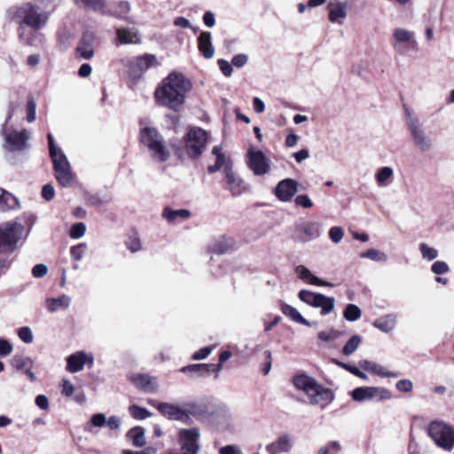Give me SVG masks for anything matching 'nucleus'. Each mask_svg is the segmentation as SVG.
Instances as JSON below:
<instances>
[{"label": "nucleus", "mask_w": 454, "mask_h": 454, "mask_svg": "<svg viewBox=\"0 0 454 454\" xmlns=\"http://www.w3.org/2000/svg\"><path fill=\"white\" fill-rule=\"evenodd\" d=\"M192 89V82L182 73L171 72L156 89L154 96L158 104L178 112Z\"/></svg>", "instance_id": "nucleus-1"}, {"label": "nucleus", "mask_w": 454, "mask_h": 454, "mask_svg": "<svg viewBox=\"0 0 454 454\" xmlns=\"http://www.w3.org/2000/svg\"><path fill=\"white\" fill-rule=\"evenodd\" d=\"M8 13L20 27L27 26L35 31L43 27L48 20L47 13L30 2L9 9Z\"/></svg>", "instance_id": "nucleus-2"}, {"label": "nucleus", "mask_w": 454, "mask_h": 454, "mask_svg": "<svg viewBox=\"0 0 454 454\" xmlns=\"http://www.w3.org/2000/svg\"><path fill=\"white\" fill-rule=\"evenodd\" d=\"M140 137L142 144L150 151L153 159L160 162L168 160L170 153L157 129L146 127L141 130Z\"/></svg>", "instance_id": "nucleus-3"}, {"label": "nucleus", "mask_w": 454, "mask_h": 454, "mask_svg": "<svg viewBox=\"0 0 454 454\" xmlns=\"http://www.w3.org/2000/svg\"><path fill=\"white\" fill-rule=\"evenodd\" d=\"M24 225L17 222H8L0 225V253L12 252L21 239Z\"/></svg>", "instance_id": "nucleus-4"}, {"label": "nucleus", "mask_w": 454, "mask_h": 454, "mask_svg": "<svg viewBox=\"0 0 454 454\" xmlns=\"http://www.w3.org/2000/svg\"><path fill=\"white\" fill-rule=\"evenodd\" d=\"M2 135L4 137L3 146L8 152H21L29 146L30 132L27 129L17 130L13 128H4Z\"/></svg>", "instance_id": "nucleus-5"}, {"label": "nucleus", "mask_w": 454, "mask_h": 454, "mask_svg": "<svg viewBox=\"0 0 454 454\" xmlns=\"http://www.w3.org/2000/svg\"><path fill=\"white\" fill-rule=\"evenodd\" d=\"M429 435L435 444L446 450L454 447V429L442 421H433L428 428Z\"/></svg>", "instance_id": "nucleus-6"}, {"label": "nucleus", "mask_w": 454, "mask_h": 454, "mask_svg": "<svg viewBox=\"0 0 454 454\" xmlns=\"http://www.w3.org/2000/svg\"><path fill=\"white\" fill-rule=\"evenodd\" d=\"M207 133L201 128L189 129L185 136V151L191 158H198L206 150Z\"/></svg>", "instance_id": "nucleus-7"}, {"label": "nucleus", "mask_w": 454, "mask_h": 454, "mask_svg": "<svg viewBox=\"0 0 454 454\" xmlns=\"http://www.w3.org/2000/svg\"><path fill=\"white\" fill-rule=\"evenodd\" d=\"M391 44L393 49L400 54L418 48L415 33L403 27H396L393 30Z\"/></svg>", "instance_id": "nucleus-8"}, {"label": "nucleus", "mask_w": 454, "mask_h": 454, "mask_svg": "<svg viewBox=\"0 0 454 454\" xmlns=\"http://www.w3.org/2000/svg\"><path fill=\"white\" fill-rule=\"evenodd\" d=\"M298 297L308 305L321 309L322 316L330 314L335 307V299L333 297H328L308 290L300 291Z\"/></svg>", "instance_id": "nucleus-9"}, {"label": "nucleus", "mask_w": 454, "mask_h": 454, "mask_svg": "<svg viewBox=\"0 0 454 454\" xmlns=\"http://www.w3.org/2000/svg\"><path fill=\"white\" fill-rule=\"evenodd\" d=\"M247 164L248 168L255 176L267 175L270 172L271 169L270 160L265 155V153L262 151L254 146H251L247 150Z\"/></svg>", "instance_id": "nucleus-10"}, {"label": "nucleus", "mask_w": 454, "mask_h": 454, "mask_svg": "<svg viewBox=\"0 0 454 454\" xmlns=\"http://www.w3.org/2000/svg\"><path fill=\"white\" fill-rule=\"evenodd\" d=\"M51 158L53 163L55 177L59 184L63 187H71L74 184V176L67 156L61 153Z\"/></svg>", "instance_id": "nucleus-11"}, {"label": "nucleus", "mask_w": 454, "mask_h": 454, "mask_svg": "<svg viewBox=\"0 0 454 454\" xmlns=\"http://www.w3.org/2000/svg\"><path fill=\"white\" fill-rule=\"evenodd\" d=\"M321 235V224L317 221L308 220L296 224L293 239L298 242L307 243Z\"/></svg>", "instance_id": "nucleus-12"}, {"label": "nucleus", "mask_w": 454, "mask_h": 454, "mask_svg": "<svg viewBox=\"0 0 454 454\" xmlns=\"http://www.w3.org/2000/svg\"><path fill=\"white\" fill-rule=\"evenodd\" d=\"M352 398L356 402L376 400L378 402L389 400L392 397L390 391L380 387H360L352 391Z\"/></svg>", "instance_id": "nucleus-13"}, {"label": "nucleus", "mask_w": 454, "mask_h": 454, "mask_svg": "<svg viewBox=\"0 0 454 454\" xmlns=\"http://www.w3.org/2000/svg\"><path fill=\"white\" fill-rule=\"evenodd\" d=\"M200 430L197 427L181 429L178 432V442L184 454H198L200 449Z\"/></svg>", "instance_id": "nucleus-14"}, {"label": "nucleus", "mask_w": 454, "mask_h": 454, "mask_svg": "<svg viewBox=\"0 0 454 454\" xmlns=\"http://www.w3.org/2000/svg\"><path fill=\"white\" fill-rule=\"evenodd\" d=\"M223 174V187L232 196H239L248 190L244 180L232 169V167H226Z\"/></svg>", "instance_id": "nucleus-15"}, {"label": "nucleus", "mask_w": 454, "mask_h": 454, "mask_svg": "<svg viewBox=\"0 0 454 454\" xmlns=\"http://www.w3.org/2000/svg\"><path fill=\"white\" fill-rule=\"evenodd\" d=\"M414 145L421 152H427L432 148L433 141L426 133L420 121H413L408 129Z\"/></svg>", "instance_id": "nucleus-16"}, {"label": "nucleus", "mask_w": 454, "mask_h": 454, "mask_svg": "<svg viewBox=\"0 0 454 454\" xmlns=\"http://www.w3.org/2000/svg\"><path fill=\"white\" fill-rule=\"evenodd\" d=\"M156 409L168 419L190 423V417L183 411V407L168 403H160L156 404Z\"/></svg>", "instance_id": "nucleus-17"}, {"label": "nucleus", "mask_w": 454, "mask_h": 454, "mask_svg": "<svg viewBox=\"0 0 454 454\" xmlns=\"http://www.w3.org/2000/svg\"><path fill=\"white\" fill-rule=\"evenodd\" d=\"M308 398L311 405H319L324 409L333 401L334 395L331 389L318 384Z\"/></svg>", "instance_id": "nucleus-18"}, {"label": "nucleus", "mask_w": 454, "mask_h": 454, "mask_svg": "<svg viewBox=\"0 0 454 454\" xmlns=\"http://www.w3.org/2000/svg\"><path fill=\"white\" fill-rule=\"evenodd\" d=\"M298 183L292 178L281 180L275 188V195L281 201L287 202L292 200L297 192Z\"/></svg>", "instance_id": "nucleus-19"}, {"label": "nucleus", "mask_w": 454, "mask_h": 454, "mask_svg": "<svg viewBox=\"0 0 454 454\" xmlns=\"http://www.w3.org/2000/svg\"><path fill=\"white\" fill-rule=\"evenodd\" d=\"M86 363L92 364L93 356H88L83 351L75 352L67 357V370L72 373L81 372Z\"/></svg>", "instance_id": "nucleus-20"}, {"label": "nucleus", "mask_w": 454, "mask_h": 454, "mask_svg": "<svg viewBox=\"0 0 454 454\" xmlns=\"http://www.w3.org/2000/svg\"><path fill=\"white\" fill-rule=\"evenodd\" d=\"M157 64L156 57L152 54H145L137 57L130 61L131 72L134 75H140L149 67Z\"/></svg>", "instance_id": "nucleus-21"}, {"label": "nucleus", "mask_w": 454, "mask_h": 454, "mask_svg": "<svg viewBox=\"0 0 454 454\" xmlns=\"http://www.w3.org/2000/svg\"><path fill=\"white\" fill-rule=\"evenodd\" d=\"M96 35L92 32H85L76 48L77 52L83 59H90L94 56V42Z\"/></svg>", "instance_id": "nucleus-22"}, {"label": "nucleus", "mask_w": 454, "mask_h": 454, "mask_svg": "<svg viewBox=\"0 0 454 454\" xmlns=\"http://www.w3.org/2000/svg\"><path fill=\"white\" fill-rule=\"evenodd\" d=\"M130 380L137 387L145 392L156 393L159 389L157 379L148 374H138Z\"/></svg>", "instance_id": "nucleus-23"}, {"label": "nucleus", "mask_w": 454, "mask_h": 454, "mask_svg": "<svg viewBox=\"0 0 454 454\" xmlns=\"http://www.w3.org/2000/svg\"><path fill=\"white\" fill-rule=\"evenodd\" d=\"M293 448V440L286 434H281L275 442L266 446L270 454L288 452Z\"/></svg>", "instance_id": "nucleus-24"}, {"label": "nucleus", "mask_w": 454, "mask_h": 454, "mask_svg": "<svg viewBox=\"0 0 454 454\" xmlns=\"http://www.w3.org/2000/svg\"><path fill=\"white\" fill-rule=\"evenodd\" d=\"M359 366L365 371H368L375 375H378V376H380L383 378H396L397 377L396 373L387 371L382 365H380L375 362H372V361L361 360L359 362Z\"/></svg>", "instance_id": "nucleus-25"}, {"label": "nucleus", "mask_w": 454, "mask_h": 454, "mask_svg": "<svg viewBox=\"0 0 454 454\" xmlns=\"http://www.w3.org/2000/svg\"><path fill=\"white\" fill-rule=\"evenodd\" d=\"M293 382L296 388L303 391L307 396L309 395L318 385L313 378L306 374L296 375L294 377Z\"/></svg>", "instance_id": "nucleus-26"}, {"label": "nucleus", "mask_w": 454, "mask_h": 454, "mask_svg": "<svg viewBox=\"0 0 454 454\" xmlns=\"http://www.w3.org/2000/svg\"><path fill=\"white\" fill-rule=\"evenodd\" d=\"M116 33L118 36V42L115 43L116 45L140 43L138 32L135 28H118Z\"/></svg>", "instance_id": "nucleus-27"}, {"label": "nucleus", "mask_w": 454, "mask_h": 454, "mask_svg": "<svg viewBox=\"0 0 454 454\" xmlns=\"http://www.w3.org/2000/svg\"><path fill=\"white\" fill-rule=\"evenodd\" d=\"M295 273L301 280L315 286H331L330 283L324 281L315 277L311 271L303 265H299L295 268Z\"/></svg>", "instance_id": "nucleus-28"}, {"label": "nucleus", "mask_w": 454, "mask_h": 454, "mask_svg": "<svg viewBox=\"0 0 454 454\" xmlns=\"http://www.w3.org/2000/svg\"><path fill=\"white\" fill-rule=\"evenodd\" d=\"M281 311L284 315L288 317L293 321L299 323L301 325H306V326H316L317 325V322L313 321H308L305 319L301 313L293 306L288 304H283L281 307Z\"/></svg>", "instance_id": "nucleus-29"}, {"label": "nucleus", "mask_w": 454, "mask_h": 454, "mask_svg": "<svg viewBox=\"0 0 454 454\" xmlns=\"http://www.w3.org/2000/svg\"><path fill=\"white\" fill-rule=\"evenodd\" d=\"M373 326L383 333L392 332L396 325V315L387 314L373 322Z\"/></svg>", "instance_id": "nucleus-30"}, {"label": "nucleus", "mask_w": 454, "mask_h": 454, "mask_svg": "<svg viewBox=\"0 0 454 454\" xmlns=\"http://www.w3.org/2000/svg\"><path fill=\"white\" fill-rule=\"evenodd\" d=\"M198 47L206 59L213 58L215 49L211 43V34L209 32L200 34L198 39Z\"/></svg>", "instance_id": "nucleus-31"}, {"label": "nucleus", "mask_w": 454, "mask_h": 454, "mask_svg": "<svg viewBox=\"0 0 454 454\" xmlns=\"http://www.w3.org/2000/svg\"><path fill=\"white\" fill-rule=\"evenodd\" d=\"M329 20L333 23L341 24L347 17V5L344 3H336L329 4Z\"/></svg>", "instance_id": "nucleus-32"}, {"label": "nucleus", "mask_w": 454, "mask_h": 454, "mask_svg": "<svg viewBox=\"0 0 454 454\" xmlns=\"http://www.w3.org/2000/svg\"><path fill=\"white\" fill-rule=\"evenodd\" d=\"M20 207L18 199L7 191L0 188V209L7 211Z\"/></svg>", "instance_id": "nucleus-33"}, {"label": "nucleus", "mask_w": 454, "mask_h": 454, "mask_svg": "<svg viewBox=\"0 0 454 454\" xmlns=\"http://www.w3.org/2000/svg\"><path fill=\"white\" fill-rule=\"evenodd\" d=\"M70 303L71 298L66 294L58 298H49L45 301L46 309L51 312H55L59 309H67Z\"/></svg>", "instance_id": "nucleus-34"}, {"label": "nucleus", "mask_w": 454, "mask_h": 454, "mask_svg": "<svg viewBox=\"0 0 454 454\" xmlns=\"http://www.w3.org/2000/svg\"><path fill=\"white\" fill-rule=\"evenodd\" d=\"M394 176V169L392 167H383L378 169L375 174V180L379 187L388 186Z\"/></svg>", "instance_id": "nucleus-35"}, {"label": "nucleus", "mask_w": 454, "mask_h": 454, "mask_svg": "<svg viewBox=\"0 0 454 454\" xmlns=\"http://www.w3.org/2000/svg\"><path fill=\"white\" fill-rule=\"evenodd\" d=\"M183 411H185L188 417H194L198 420H203L205 418V409L202 405L195 402L184 403ZM192 419H190V421Z\"/></svg>", "instance_id": "nucleus-36"}, {"label": "nucleus", "mask_w": 454, "mask_h": 454, "mask_svg": "<svg viewBox=\"0 0 454 454\" xmlns=\"http://www.w3.org/2000/svg\"><path fill=\"white\" fill-rule=\"evenodd\" d=\"M191 215V212L187 209H176L174 210L170 207H166L163 210L162 216L167 219L169 223H174L178 219H187Z\"/></svg>", "instance_id": "nucleus-37"}, {"label": "nucleus", "mask_w": 454, "mask_h": 454, "mask_svg": "<svg viewBox=\"0 0 454 454\" xmlns=\"http://www.w3.org/2000/svg\"><path fill=\"white\" fill-rule=\"evenodd\" d=\"M127 437L131 440L136 447H143L145 444V430L141 427H135L127 433Z\"/></svg>", "instance_id": "nucleus-38"}, {"label": "nucleus", "mask_w": 454, "mask_h": 454, "mask_svg": "<svg viewBox=\"0 0 454 454\" xmlns=\"http://www.w3.org/2000/svg\"><path fill=\"white\" fill-rule=\"evenodd\" d=\"M80 7L88 8L94 12H101L105 7V0H74Z\"/></svg>", "instance_id": "nucleus-39"}, {"label": "nucleus", "mask_w": 454, "mask_h": 454, "mask_svg": "<svg viewBox=\"0 0 454 454\" xmlns=\"http://www.w3.org/2000/svg\"><path fill=\"white\" fill-rule=\"evenodd\" d=\"M211 366L212 365L210 364H192L183 367L181 371L189 374L198 373L200 375H204L206 373H209Z\"/></svg>", "instance_id": "nucleus-40"}, {"label": "nucleus", "mask_w": 454, "mask_h": 454, "mask_svg": "<svg viewBox=\"0 0 454 454\" xmlns=\"http://www.w3.org/2000/svg\"><path fill=\"white\" fill-rule=\"evenodd\" d=\"M12 365L17 371H21L28 367H33L34 363L30 357L16 355L12 359Z\"/></svg>", "instance_id": "nucleus-41"}, {"label": "nucleus", "mask_w": 454, "mask_h": 454, "mask_svg": "<svg viewBox=\"0 0 454 454\" xmlns=\"http://www.w3.org/2000/svg\"><path fill=\"white\" fill-rule=\"evenodd\" d=\"M362 342V339L359 335H353L344 345L342 353L345 356L352 355L359 347Z\"/></svg>", "instance_id": "nucleus-42"}, {"label": "nucleus", "mask_w": 454, "mask_h": 454, "mask_svg": "<svg viewBox=\"0 0 454 454\" xmlns=\"http://www.w3.org/2000/svg\"><path fill=\"white\" fill-rule=\"evenodd\" d=\"M361 315V309L355 304H348L343 311L344 318L350 322L358 320Z\"/></svg>", "instance_id": "nucleus-43"}, {"label": "nucleus", "mask_w": 454, "mask_h": 454, "mask_svg": "<svg viewBox=\"0 0 454 454\" xmlns=\"http://www.w3.org/2000/svg\"><path fill=\"white\" fill-rule=\"evenodd\" d=\"M362 258H367L374 262H385L387 261V255L380 250L371 248L367 251L364 252L360 255Z\"/></svg>", "instance_id": "nucleus-44"}, {"label": "nucleus", "mask_w": 454, "mask_h": 454, "mask_svg": "<svg viewBox=\"0 0 454 454\" xmlns=\"http://www.w3.org/2000/svg\"><path fill=\"white\" fill-rule=\"evenodd\" d=\"M226 167H232L231 160L227 159L225 155H218V157H216L215 163L214 165L208 166L207 171L212 174L220 170L221 168L223 170Z\"/></svg>", "instance_id": "nucleus-45"}, {"label": "nucleus", "mask_w": 454, "mask_h": 454, "mask_svg": "<svg viewBox=\"0 0 454 454\" xmlns=\"http://www.w3.org/2000/svg\"><path fill=\"white\" fill-rule=\"evenodd\" d=\"M130 415L136 419H145L152 416L147 409L133 404L129 408Z\"/></svg>", "instance_id": "nucleus-46"}, {"label": "nucleus", "mask_w": 454, "mask_h": 454, "mask_svg": "<svg viewBox=\"0 0 454 454\" xmlns=\"http://www.w3.org/2000/svg\"><path fill=\"white\" fill-rule=\"evenodd\" d=\"M106 423V417L104 413L93 414L90 418V423L86 426L85 429L88 432H91V427H102Z\"/></svg>", "instance_id": "nucleus-47"}, {"label": "nucleus", "mask_w": 454, "mask_h": 454, "mask_svg": "<svg viewBox=\"0 0 454 454\" xmlns=\"http://www.w3.org/2000/svg\"><path fill=\"white\" fill-rule=\"evenodd\" d=\"M419 251L423 258L432 261L438 256V251L435 248L430 247L426 243H421L419 245Z\"/></svg>", "instance_id": "nucleus-48"}, {"label": "nucleus", "mask_w": 454, "mask_h": 454, "mask_svg": "<svg viewBox=\"0 0 454 454\" xmlns=\"http://www.w3.org/2000/svg\"><path fill=\"white\" fill-rule=\"evenodd\" d=\"M230 249V246L227 243V241L221 239L215 241L214 244H212L209 247V250L217 254H223Z\"/></svg>", "instance_id": "nucleus-49"}, {"label": "nucleus", "mask_w": 454, "mask_h": 454, "mask_svg": "<svg viewBox=\"0 0 454 454\" xmlns=\"http://www.w3.org/2000/svg\"><path fill=\"white\" fill-rule=\"evenodd\" d=\"M86 231V225L83 223H74L70 230V237L73 239L82 238Z\"/></svg>", "instance_id": "nucleus-50"}, {"label": "nucleus", "mask_w": 454, "mask_h": 454, "mask_svg": "<svg viewBox=\"0 0 454 454\" xmlns=\"http://www.w3.org/2000/svg\"><path fill=\"white\" fill-rule=\"evenodd\" d=\"M19 338L25 343H31L33 341V333L30 327L23 326L18 330Z\"/></svg>", "instance_id": "nucleus-51"}, {"label": "nucleus", "mask_w": 454, "mask_h": 454, "mask_svg": "<svg viewBox=\"0 0 454 454\" xmlns=\"http://www.w3.org/2000/svg\"><path fill=\"white\" fill-rule=\"evenodd\" d=\"M87 244L81 243L77 246H74L71 248V255L73 259L79 261L82 258L83 254L87 251Z\"/></svg>", "instance_id": "nucleus-52"}, {"label": "nucleus", "mask_w": 454, "mask_h": 454, "mask_svg": "<svg viewBox=\"0 0 454 454\" xmlns=\"http://www.w3.org/2000/svg\"><path fill=\"white\" fill-rule=\"evenodd\" d=\"M343 230L339 226L332 227L329 231V237L333 243H340L343 239Z\"/></svg>", "instance_id": "nucleus-53"}, {"label": "nucleus", "mask_w": 454, "mask_h": 454, "mask_svg": "<svg viewBox=\"0 0 454 454\" xmlns=\"http://www.w3.org/2000/svg\"><path fill=\"white\" fill-rule=\"evenodd\" d=\"M295 205L303 208H311L313 202L310 198L306 194H301L295 197Z\"/></svg>", "instance_id": "nucleus-54"}, {"label": "nucleus", "mask_w": 454, "mask_h": 454, "mask_svg": "<svg viewBox=\"0 0 454 454\" xmlns=\"http://www.w3.org/2000/svg\"><path fill=\"white\" fill-rule=\"evenodd\" d=\"M432 271L436 275H442L447 273L450 270L449 265L442 261H436L433 263Z\"/></svg>", "instance_id": "nucleus-55"}, {"label": "nucleus", "mask_w": 454, "mask_h": 454, "mask_svg": "<svg viewBox=\"0 0 454 454\" xmlns=\"http://www.w3.org/2000/svg\"><path fill=\"white\" fill-rule=\"evenodd\" d=\"M395 387L400 392L410 393L413 389V383L410 380H401L396 382Z\"/></svg>", "instance_id": "nucleus-56"}, {"label": "nucleus", "mask_w": 454, "mask_h": 454, "mask_svg": "<svg viewBox=\"0 0 454 454\" xmlns=\"http://www.w3.org/2000/svg\"><path fill=\"white\" fill-rule=\"evenodd\" d=\"M61 393L67 397L72 396L74 393V387L69 380H63L61 384Z\"/></svg>", "instance_id": "nucleus-57"}, {"label": "nucleus", "mask_w": 454, "mask_h": 454, "mask_svg": "<svg viewBox=\"0 0 454 454\" xmlns=\"http://www.w3.org/2000/svg\"><path fill=\"white\" fill-rule=\"evenodd\" d=\"M13 351V346L4 339L0 338V356H6Z\"/></svg>", "instance_id": "nucleus-58"}, {"label": "nucleus", "mask_w": 454, "mask_h": 454, "mask_svg": "<svg viewBox=\"0 0 454 454\" xmlns=\"http://www.w3.org/2000/svg\"><path fill=\"white\" fill-rule=\"evenodd\" d=\"M212 350H213L212 347H204V348H200V350L196 351L192 355V357L193 360L205 359L211 354Z\"/></svg>", "instance_id": "nucleus-59"}, {"label": "nucleus", "mask_w": 454, "mask_h": 454, "mask_svg": "<svg viewBox=\"0 0 454 454\" xmlns=\"http://www.w3.org/2000/svg\"><path fill=\"white\" fill-rule=\"evenodd\" d=\"M27 121L33 122L35 120L36 103L33 98H30L27 106Z\"/></svg>", "instance_id": "nucleus-60"}, {"label": "nucleus", "mask_w": 454, "mask_h": 454, "mask_svg": "<svg viewBox=\"0 0 454 454\" xmlns=\"http://www.w3.org/2000/svg\"><path fill=\"white\" fill-rule=\"evenodd\" d=\"M48 272V267L45 264L39 263L33 267L32 274L35 278H43Z\"/></svg>", "instance_id": "nucleus-61"}, {"label": "nucleus", "mask_w": 454, "mask_h": 454, "mask_svg": "<svg viewBox=\"0 0 454 454\" xmlns=\"http://www.w3.org/2000/svg\"><path fill=\"white\" fill-rule=\"evenodd\" d=\"M218 66H219L220 70L225 76L230 77L231 75L232 67L227 60L219 59Z\"/></svg>", "instance_id": "nucleus-62"}, {"label": "nucleus", "mask_w": 454, "mask_h": 454, "mask_svg": "<svg viewBox=\"0 0 454 454\" xmlns=\"http://www.w3.org/2000/svg\"><path fill=\"white\" fill-rule=\"evenodd\" d=\"M248 58L246 54H238L231 59V64L236 67H242L247 63Z\"/></svg>", "instance_id": "nucleus-63"}, {"label": "nucleus", "mask_w": 454, "mask_h": 454, "mask_svg": "<svg viewBox=\"0 0 454 454\" xmlns=\"http://www.w3.org/2000/svg\"><path fill=\"white\" fill-rule=\"evenodd\" d=\"M55 191L51 184H45L42 190V196L47 201L51 200L54 198Z\"/></svg>", "instance_id": "nucleus-64"}]
</instances>
